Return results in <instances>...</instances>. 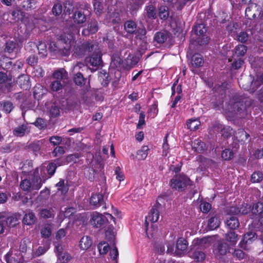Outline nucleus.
I'll return each mask as SVG.
<instances>
[{"instance_id": "1", "label": "nucleus", "mask_w": 263, "mask_h": 263, "mask_svg": "<svg viewBox=\"0 0 263 263\" xmlns=\"http://www.w3.org/2000/svg\"><path fill=\"white\" fill-rule=\"evenodd\" d=\"M250 105L249 98L235 97L227 105L225 112L229 117L244 118L247 115V107Z\"/></svg>"}, {"instance_id": "2", "label": "nucleus", "mask_w": 263, "mask_h": 263, "mask_svg": "<svg viewBox=\"0 0 263 263\" xmlns=\"http://www.w3.org/2000/svg\"><path fill=\"white\" fill-rule=\"evenodd\" d=\"M42 183V179L39 174V168H36L31 175V179L23 180L20 183V187L25 191H38Z\"/></svg>"}, {"instance_id": "3", "label": "nucleus", "mask_w": 263, "mask_h": 263, "mask_svg": "<svg viewBox=\"0 0 263 263\" xmlns=\"http://www.w3.org/2000/svg\"><path fill=\"white\" fill-rule=\"evenodd\" d=\"M214 240V237L209 236L197 240V242L194 245V248L191 250L195 249L192 255V258L197 261L201 262L205 258L204 253L200 250L208 247L211 242Z\"/></svg>"}, {"instance_id": "4", "label": "nucleus", "mask_w": 263, "mask_h": 263, "mask_svg": "<svg viewBox=\"0 0 263 263\" xmlns=\"http://www.w3.org/2000/svg\"><path fill=\"white\" fill-rule=\"evenodd\" d=\"M90 6L86 2L78 3L72 15L74 22L77 24H82L86 21L87 13L90 12Z\"/></svg>"}, {"instance_id": "5", "label": "nucleus", "mask_w": 263, "mask_h": 263, "mask_svg": "<svg viewBox=\"0 0 263 263\" xmlns=\"http://www.w3.org/2000/svg\"><path fill=\"white\" fill-rule=\"evenodd\" d=\"M106 215L107 216L99 213L94 214L91 220V224L96 228H101L111 220L116 223L115 218L111 214L106 213Z\"/></svg>"}, {"instance_id": "6", "label": "nucleus", "mask_w": 263, "mask_h": 263, "mask_svg": "<svg viewBox=\"0 0 263 263\" xmlns=\"http://www.w3.org/2000/svg\"><path fill=\"white\" fill-rule=\"evenodd\" d=\"M191 185V180L184 175L176 176L171 180V186L179 191L184 190L187 185Z\"/></svg>"}, {"instance_id": "7", "label": "nucleus", "mask_w": 263, "mask_h": 263, "mask_svg": "<svg viewBox=\"0 0 263 263\" xmlns=\"http://www.w3.org/2000/svg\"><path fill=\"white\" fill-rule=\"evenodd\" d=\"M94 52L86 59V62L92 67L99 68L102 66L103 62L102 60V53L101 50L97 45V49H93Z\"/></svg>"}, {"instance_id": "8", "label": "nucleus", "mask_w": 263, "mask_h": 263, "mask_svg": "<svg viewBox=\"0 0 263 263\" xmlns=\"http://www.w3.org/2000/svg\"><path fill=\"white\" fill-rule=\"evenodd\" d=\"M162 209V205L158 202L153 207L151 210L148 215L146 217L144 222V225L147 230L148 223V221H151L152 223L156 222L158 221L159 217L160 211Z\"/></svg>"}, {"instance_id": "9", "label": "nucleus", "mask_w": 263, "mask_h": 263, "mask_svg": "<svg viewBox=\"0 0 263 263\" xmlns=\"http://www.w3.org/2000/svg\"><path fill=\"white\" fill-rule=\"evenodd\" d=\"M97 44L86 42L81 45L74 46L73 52L76 55L82 57L85 54L86 52L92 51L93 49H97Z\"/></svg>"}, {"instance_id": "10", "label": "nucleus", "mask_w": 263, "mask_h": 263, "mask_svg": "<svg viewBox=\"0 0 263 263\" xmlns=\"http://www.w3.org/2000/svg\"><path fill=\"white\" fill-rule=\"evenodd\" d=\"M61 39L59 41L60 45L63 47V53L65 55H68L70 53V49L71 46L74 45V41L73 39V37L71 34L63 35L61 36Z\"/></svg>"}, {"instance_id": "11", "label": "nucleus", "mask_w": 263, "mask_h": 263, "mask_svg": "<svg viewBox=\"0 0 263 263\" xmlns=\"http://www.w3.org/2000/svg\"><path fill=\"white\" fill-rule=\"evenodd\" d=\"M229 246L223 240L219 241L214 247L213 252L217 258L225 255L229 250Z\"/></svg>"}, {"instance_id": "12", "label": "nucleus", "mask_w": 263, "mask_h": 263, "mask_svg": "<svg viewBox=\"0 0 263 263\" xmlns=\"http://www.w3.org/2000/svg\"><path fill=\"white\" fill-rule=\"evenodd\" d=\"M187 246L188 243L186 240L182 237L178 238L176 242L175 255L179 257L184 255L186 252Z\"/></svg>"}, {"instance_id": "13", "label": "nucleus", "mask_w": 263, "mask_h": 263, "mask_svg": "<svg viewBox=\"0 0 263 263\" xmlns=\"http://www.w3.org/2000/svg\"><path fill=\"white\" fill-rule=\"evenodd\" d=\"M256 238L255 233L249 232L244 234L242 239L240 242L239 247L244 250L250 249L249 245Z\"/></svg>"}, {"instance_id": "14", "label": "nucleus", "mask_w": 263, "mask_h": 263, "mask_svg": "<svg viewBox=\"0 0 263 263\" xmlns=\"http://www.w3.org/2000/svg\"><path fill=\"white\" fill-rule=\"evenodd\" d=\"M259 9L261 8L256 3L249 4L246 9V16L249 20L254 18L257 15L259 16Z\"/></svg>"}, {"instance_id": "15", "label": "nucleus", "mask_w": 263, "mask_h": 263, "mask_svg": "<svg viewBox=\"0 0 263 263\" xmlns=\"http://www.w3.org/2000/svg\"><path fill=\"white\" fill-rule=\"evenodd\" d=\"M195 33L198 35L202 36L203 38L201 41L199 39H198V42L200 45H204L208 43L209 39L208 37H204V33L206 32V28L204 24H199L196 25L194 28Z\"/></svg>"}, {"instance_id": "16", "label": "nucleus", "mask_w": 263, "mask_h": 263, "mask_svg": "<svg viewBox=\"0 0 263 263\" xmlns=\"http://www.w3.org/2000/svg\"><path fill=\"white\" fill-rule=\"evenodd\" d=\"M22 258V255L17 250H10L5 256L7 263H20Z\"/></svg>"}, {"instance_id": "17", "label": "nucleus", "mask_w": 263, "mask_h": 263, "mask_svg": "<svg viewBox=\"0 0 263 263\" xmlns=\"http://www.w3.org/2000/svg\"><path fill=\"white\" fill-rule=\"evenodd\" d=\"M30 132V126L27 123H24L15 127L13 130L14 136L22 137L28 135Z\"/></svg>"}, {"instance_id": "18", "label": "nucleus", "mask_w": 263, "mask_h": 263, "mask_svg": "<svg viewBox=\"0 0 263 263\" xmlns=\"http://www.w3.org/2000/svg\"><path fill=\"white\" fill-rule=\"evenodd\" d=\"M29 45L31 47H36L38 50V53L41 57H45L47 55V46L45 43L40 42L38 45H36L34 42H30Z\"/></svg>"}, {"instance_id": "19", "label": "nucleus", "mask_w": 263, "mask_h": 263, "mask_svg": "<svg viewBox=\"0 0 263 263\" xmlns=\"http://www.w3.org/2000/svg\"><path fill=\"white\" fill-rule=\"evenodd\" d=\"M251 213L255 216H257L258 218L263 215V201H261L258 202L254 204L252 209Z\"/></svg>"}, {"instance_id": "20", "label": "nucleus", "mask_w": 263, "mask_h": 263, "mask_svg": "<svg viewBox=\"0 0 263 263\" xmlns=\"http://www.w3.org/2000/svg\"><path fill=\"white\" fill-rule=\"evenodd\" d=\"M106 20L107 22L111 24H119L121 22V17L119 11H114L108 14Z\"/></svg>"}, {"instance_id": "21", "label": "nucleus", "mask_w": 263, "mask_h": 263, "mask_svg": "<svg viewBox=\"0 0 263 263\" xmlns=\"http://www.w3.org/2000/svg\"><path fill=\"white\" fill-rule=\"evenodd\" d=\"M36 221V218L34 214L32 212L28 211L26 213L23 217V223L30 226L33 224Z\"/></svg>"}, {"instance_id": "22", "label": "nucleus", "mask_w": 263, "mask_h": 263, "mask_svg": "<svg viewBox=\"0 0 263 263\" xmlns=\"http://www.w3.org/2000/svg\"><path fill=\"white\" fill-rule=\"evenodd\" d=\"M90 203L95 208L100 206L103 204V197L102 194H95L91 196Z\"/></svg>"}, {"instance_id": "23", "label": "nucleus", "mask_w": 263, "mask_h": 263, "mask_svg": "<svg viewBox=\"0 0 263 263\" xmlns=\"http://www.w3.org/2000/svg\"><path fill=\"white\" fill-rule=\"evenodd\" d=\"M61 249L60 247H57L58 259L61 263H67L71 260V256L66 252L60 251Z\"/></svg>"}, {"instance_id": "24", "label": "nucleus", "mask_w": 263, "mask_h": 263, "mask_svg": "<svg viewBox=\"0 0 263 263\" xmlns=\"http://www.w3.org/2000/svg\"><path fill=\"white\" fill-rule=\"evenodd\" d=\"M169 36V33L166 31H160L157 32L154 36V41L158 43H164Z\"/></svg>"}, {"instance_id": "25", "label": "nucleus", "mask_w": 263, "mask_h": 263, "mask_svg": "<svg viewBox=\"0 0 263 263\" xmlns=\"http://www.w3.org/2000/svg\"><path fill=\"white\" fill-rule=\"evenodd\" d=\"M92 245V240L88 236H83L79 242V246L81 250H86Z\"/></svg>"}, {"instance_id": "26", "label": "nucleus", "mask_w": 263, "mask_h": 263, "mask_svg": "<svg viewBox=\"0 0 263 263\" xmlns=\"http://www.w3.org/2000/svg\"><path fill=\"white\" fill-rule=\"evenodd\" d=\"M53 78L56 80L64 81L68 79L67 72L64 69H60L53 73Z\"/></svg>"}, {"instance_id": "27", "label": "nucleus", "mask_w": 263, "mask_h": 263, "mask_svg": "<svg viewBox=\"0 0 263 263\" xmlns=\"http://www.w3.org/2000/svg\"><path fill=\"white\" fill-rule=\"evenodd\" d=\"M137 25L134 21L129 20L125 22L124 23V29L129 34H134L136 31Z\"/></svg>"}, {"instance_id": "28", "label": "nucleus", "mask_w": 263, "mask_h": 263, "mask_svg": "<svg viewBox=\"0 0 263 263\" xmlns=\"http://www.w3.org/2000/svg\"><path fill=\"white\" fill-rule=\"evenodd\" d=\"M204 61L202 55L199 54H195L192 58L191 64L194 67H198L202 66Z\"/></svg>"}, {"instance_id": "29", "label": "nucleus", "mask_w": 263, "mask_h": 263, "mask_svg": "<svg viewBox=\"0 0 263 263\" xmlns=\"http://www.w3.org/2000/svg\"><path fill=\"white\" fill-rule=\"evenodd\" d=\"M192 147L197 152L201 153L205 149V144L201 140L197 139L193 141Z\"/></svg>"}, {"instance_id": "30", "label": "nucleus", "mask_w": 263, "mask_h": 263, "mask_svg": "<svg viewBox=\"0 0 263 263\" xmlns=\"http://www.w3.org/2000/svg\"><path fill=\"white\" fill-rule=\"evenodd\" d=\"M226 223L227 226L231 229H235L239 225L238 219L234 216H230L227 220Z\"/></svg>"}, {"instance_id": "31", "label": "nucleus", "mask_w": 263, "mask_h": 263, "mask_svg": "<svg viewBox=\"0 0 263 263\" xmlns=\"http://www.w3.org/2000/svg\"><path fill=\"white\" fill-rule=\"evenodd\" d=\"M220 221L218 217L212 216L209 220L208 226L210 230H214L220 225Z\"/></svg>"}, {"instance_id": "32", "label": "nucleus", "mask_w": 263, "mask_h": 263, "mask_svg": "<svg viewBox=\"0 0 263 263\" xmlns=\"http://www.w3.org/2000/svg\"><path fill=\"white\" fill-rule=\"evenodd\" d=\"M39 214L41 217L47 219L53 217L55 212L52 209H43L40 210Z\"/></svg>"}, {"instance_id": "33", "label": "nucleus", "mask_w": 263, "mask_h": 263, "mask_svg": "<svg viewBox=\"0 0 263 263\" xmlns=\"http://www.w3.org/2000/svg\"><path fill=\"white\" fill-rule=\"evenodd\" d=\"M59 45H60L59 42L58 44L54 43H50L49 45V50L51 52H53L55 53H59L62 55L66 56V55H65V54L63 53L64 49L62 46Z\"/></svg>"}, {"instance_id": "34", "label": "nucleus", "mask_w": 263, "mask_h": 263, "mask_svg": "<svg viewBox=\"0 0 263 263\" xmlns=\"http://www.w3.org/2000/svg\"><path fill=\"white\" fill-rule=\"evenodd\" d=\"M235 137L238 141L245 142L250 137V135L243 129H240L236 132Z\"/></svg>"}, {"instance_id": "35", "label": "nucleus", "mask_w": 263, "mask_h": 263, "mask_svg": "<svg viewBox=\"0 0 263 263\" xmlns=\"http://www.w3.org/2000/svg\"><path fill=\"white\" fill-rule=\"evenodd\" d=\"M200 125V121L197 119H191L187 121L186 125L189 129L191 130H195L198 128Z\"/></svg>"}, {"instance_id": "36", "label": "nucleus", "mask_w": 263, "mask_h": 263, "mask_svg": "<svg viewBox=\"0 0 263 263\" xmlns=\"http://www.w3.org/2000/svg\"><path fill=\"white\" fill-rule=\"evenodd\" d=\"M149 148L148 146L144 145L137 152V157L138 160H144L148 155Z\"/></svg>"}, {"instance_id": "37", "label": "nucleus", "mask_w": 263, "mask_h": 263, "mask_svg": "<svg viewBox=\"0 0 263 263\" xmlns=\"http://www.w3.org/2000/svg\"><path fill=\"white\" fill-rule=\"evenodd\" d=\"M73 81L77 85L82 86L85 84L86 79L84 78L81 72H78L73 77Z\"/></svg>"}, {"instance_id": "38", "label": "nucleus", "mask_w": 263, "mask_h": 263, "mask_svg": "<svg viewBox=\"0 0 263 263\" xmlns=\"http://www.w3.org/2000/svg\"><path fill=\"white\" fill-rule=\"evenodd\" d=\"M169 11L167 7L161 6L159 9V16L161 20H166L169 16Z\"/></svg>"}, {"instance_id": "39", "label": "nucleus", "mask_w": 263, "mask_h": 263, "mask_svg": "<svg viewBox=\"0 0 263 263\" xmlns=\"http://www.w3.org/2000/svg\"><path fill=\"white\" fill-rule=\"evenodd\" d=\"M87 29L90 33L97 32L99 29L98 22L95 19H91L88 23Z\"/></svg>"}, {"instance_id": "40", "label": "nucleus", "mask_w": 263, "mask_h": 263, "mask_svg": "<svg viewBox=\"0 0 263 263\" xmlns=\"http://www.w3.org/2000/svg\"><path fill=\"white\" fill-rule=\"evenodd\" d=\"M1 105L3 110L7 114L10 113L14 108L12 103L8 101L2 102Z\"/></svg>"}, {"instance_id": "41", "label": "nucleus", "mask_w": 263, "mask_h": 263, "mask_svg": "<svg viewBox=\"0 0 263 263\" xmlns=\"http://www.w3.org/2000/svg\"><path fill=\"white\" fill-rule=\"evenodd\" d=\"M247 51V47L244 45H239L235 48V54L237 57L243 56Z\"/></svg>"}, {"instance_id": "42", "label": "nucleus", "mask_w": 263, "mask_h": 263, "mask_svg": "<svg viewBox=\"0 0 263 263\" xmlns=\"http://www.w3.org/2000/svg\"><path fill=\"white\" fill-rule=\"evenodd\" d=\"M146 31L145 27L142 26L141 27L137 28L136 31L134 32L136 37L141 40H143L145 37Z\"/></svg>"}, {"instance_id": "43", "label": "nucleus", "mask_w": 263, "mask_h": 263, "mask_svg": "<svg viewBox=\"0 0 263 263\" xmlns=\"http://www.w3.org/2000/svg\"><path fill=\"white\" fill-rule=\"evenodd\" d=\"M238 235L234 232L230 231L226 234V239L232 244H235L237 241Z\"/></svg>"}, {"instance_id": "44", "label": "nucleus", "mask_w": 263, "mask_h": 263, "mask_svg": "<svg viewBox=\"0 0 263 263\" xmlns=\"http://www.w3.org/2000/svg\"><path fill=\"white\" fill-rule=\"evenodd\" d=\"M146 10L147 16L150 18H155L156 17V8L152 4L146 6Z\"/></svg>"}, {"instance_id": "45", "label": "nucleus", "mask_w": 263, "mask_h": 263, "mask_svg": "<svg viewBox=\"0 0 263 263\" xmlns=\"http://www.w3.org/2000/svg\"><path fill=\"white\" fill-rule=\"evenodd\" d=\"M63 11V6L61 3L58 2L53 5L52 12L55 16L60 15Z\"/></svg>"}, {"instance_id": "46", "label": "nucleus", "mask_w": 263, "mask_h": 263, "mask_svg": "<svg viewBox=\"0 0 263 263\" xmlns=\"http://www.w3.org/2000/svg\"><path fill=\"white\" fill-rule=\"evenodd\" d=\"M5 223L9 227H13L18 223V219L15 216L7 217Z\"/></svg>"}, {"instance_id": "47", "label": "nucleus", "mask_w": 263, "mask_h": 263, "mask_svg": "<svg viewBox=\"0 0 263 263\" xmlns=\"http://www.w3.org/2000/svg\"><path fill=\"white\" fill-rule=\"evenodd\" d=\"M63 85L60 81L55 80L51 82L50 89L52 91H58L62 89Z\"/></svg>"}, {"instance_id": "48", "label": "nucleus", "mask_w": 263, "mask_h": 263, "mask_svg": "<svg viewBox=\"0 0 263 263\" xmlns=\"http://www.w3.org/2000/svg\"><path fill=\"white\" fill-rule=\"evenodd\" d=\"M98 249L101 254L104 255L107 253L109 249V245L105 242H101L98 245Z\"/></svg>"}, {"instance_id": "49", "label": "nucleus", "mask_w": 263, "mask_h": 263, "mask_svg": "<svg viewBox=\"0 0 263 263\" xmlns=\"http://www.w3.org/2000/svg\"><path fill=\"white\" fill-rule=\"evenodd\" d=\"M263 175L260 172H254L251 176V181L253 183H258L262 181Z\"/></svg>"}, {"instance_id": "50", "label": "nucleus", "mask_w": 263, "mask_h": 263, "mask_svg": "<svg viewBox=\"0 0 263 263\" xmlns=\"http://www.w3.org/2000/svg\"><path fill=\"white\" fill-rule=\"evenodd\" d=\"M74 9L69 1H66L64 4L63 11L66 14L69 15L72 11L74 12Z\"/></svg>"}, {"instance_id": "51", "label": "nucleus", "mask_w": 263, "mask_h": 263, "mask_svg": "<svg viewBox=\"0 0 263 263\" xmlns=\"http://www.w3.org/2000/svg\"><path fill=\"white\" fill-rule=\"evenodd\" d=\"M233 152L229 149H224L221 153V157L224 160H231L233 157Z\"/></svg>"}, {"instance_id": "52", "label": "nucleus", "mask_w": 263, "mask_h": 263, "mask_svg": "<svg viewBox=\"0 0 263 263\" xmlns=\"http://www.w3.org/2000/svg\"><path fill=\"white\" fill-rule=\"evenodd\" d=\"M41 144L40 141H35L30 144L29 148L34 153H37L41 149Z\"/></svg>"}, {"instance_id": "53", "label": "nucleus", "mask_w": 263, "mask_h": 263, "mask_svg": "<svg viewBox=\"0 0 263 263\" xmlns=\"http://www.w3.org/2000/svg\"><path fill=\"white\" fill-rule=\"evenodd\" d=\"M94 11L97 15H100L103 10L102 4L98 1L93 2Z\"/></svg>"}, {"instance_id": "54", "label": "nucleus", "mask_w": 263, "mask_h": 263, "mask_svg": "<svg viewBox=\"0 0 263 263\" xmlns=\"http://www.w3.org/2000/svg\"><path fill=\"white\" fill-rule=\"evenodd\" d=\"M16 43L13 41H8L6 44L5 51L11 53L16 48Z\"/></svg>"}, {"instance_id": "55", "label": "nucleus", "mask_w": 263, "mask_h": 263, "mask_svg": "<svg viewBox=\"0 0 263 263\" xmlns=\"http://www.w3.org/2000/svg\"><path fill=\"white\" fill-rule=\"evenodd\" d=\"M18 83L22 87L27 89L29 86V80L27 77L22 76L19 78Z\"/></svg>"}, {"instance_id": "56", "label": "nucleus", "mask_w": 263, "mask_h": 263, "mask_svg": "<svg viewBox=\"0 0 263 263\" xmlns=\"http://www.w3.org/2000/svg\"><path fill=\"white\" fill-rule=\"evenodd\" d=\"M34 3L35 0H24L22 3V6L24 9L28 10L33 7Z\"/></svg>"}, {"instance_id": "57", "label": "nucleus", "mask_w": 263, "mask_h": 263, "mask_svg": "<svg viewBox=\"0 0 263 263\" xmlns=\"http://www.w3.org/2000/svg\"><path fill=\"white\" fill-rule=\"evenodd\" d=\"M57 186L58 187V190L61 191V194H65L67 191L68 188L66 186L64 185V181L63 180L60 181L57 184Z\"/></svg>"}, {"instance_id": "58", "label": "nucleus", "mask_w": 263, "mask_h": 263, "mask_svg": "<svg viewBox=\"0 0 263 263\" xmlns=\"http://www.w3.org/2000/svg\"><path fill=\"white\" fill-rule=\"evenodd\" d=\"M65 153L64 149L63 147L62 146H57L55 147L53 152H52V154L53 156V157H56L60 156H61Z\"/></svg>"}, {"instance_id": "59", "label": "nucleus", "mask_w": 263, "mask_h": 263, "mask_svg": "<svg viewBox=\"0 0 263 263\" xmlns=\"http://www.w3.org/2000/svg\"><path fill=\"white\" fill-rule=\"evenodd\" d=\"M51 229L49 226H45L44 227L41 231L42 236L45 238L49 237L51 235Z\"/></svg>"}, {"instance_id": "60", "label": "nucleus", "mask_w": 263, "mask_h": 263, "mask_svg": "<svg viewBox=\"0 0 263 263\" xmlns=\"http://www.w3.org/2000/svg\"><path fill=\"white\" fill-rule=\"evenodd\" d=\"M249 39V35L246 32H241L237 36L238 41L241 43L246 42Z\"/></svg>"}, {"instance_id": "61", "label": "nucleus", "mask_w": 263, "mask_h": 263, "mask_svg": "<svg viewBox=\"0 0 263 263\" xmlns=\"http://www.w3.org/2000/svg\"><path fill=\"white\" fill-rule=\"evenodd\" d=\"M200 209L203 213H208L211 209V205L209 202H202L201 203Z\"/></svg>"}, {"instance_id": "62", "label": "nucleus", "mask_w": 263, "mask_h": 263, "mask_svg": "<svg viewBox=\"0 0 263 263\" xmlns=\"http://www.w3.org/2000/svg\"><path fill=\"white\" fill-rule=\"evenodd\" d=\"M56 168L57 165L55 163L52 162L50 163L47 167V171L48 174L50 176L53 175L55 173Z\"/></svg>"}, {"instance_id": "63", "label": "nucleus", "mask_w": 263, "mask_h": 263, "mask_svg": "<svg viewBox=\"0 0 263 263\" xmlns=\"http://www.w3.org/2000/svg\"><path fill=\"white\" fill-rule=\"evenodd\" d=\"M250 206L247 204H242L239 209V213L241 214H247L250 211Z\"/></svg>"}, {"instance_id": "64", "label": "nucleus", "mask_w": 263, "mask_h": 263, "mask_svg": "<svg viewBox=\"0 0 263 263\" xmlns=\"http://www.w3.org/2000/svg\"><path fill=\"white\" fill-rule=\"evenodd\" d=\"M34 124L40 129L43 128L46 126L45 121L40 118H37L35 122L34 123Z\"/></svg>"}]
</instances>
